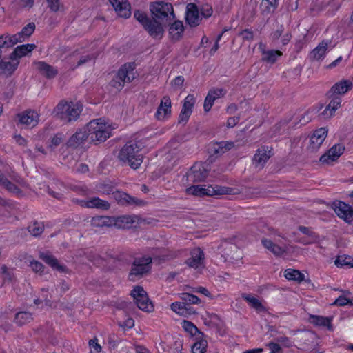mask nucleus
Wrapping results in <instances>:
<instances>
[{"instance_id": "nucleus-1", "label": "nucleus", "mask_w": 353, "mask_h": 353, "mask_svg": "<svg viewBox=\"0 0 353 353\" xmlns=\"http://www.w3.org/2000/svg\"><path fill=\"white\" fill-rule=\"evenodd\" d=\"M85 127L90 142L98 144L110 138L112 131L117 128V125L106 118L101 117L90 121Z\"/></svg>"}, {"instance_id": "nucleus-2", "label": "nucleus", "mask_w": 353, "mask_h": 353, "mask_svg": "<svg viewBox=\"0 0 353 353\" xmlns=\"http://www.w3.org/2000/svg\"><path fill=\"white\" fill-rule=\"evenodd\" d=\"M83 105L80 101H61L54 108V117L66 122L76 121L82 112Z\"/></svg>"}, {"instance_id": "nucleus-3", "label": "nucleus", "mask_w": 353, "mask_h": 353, "mask_svg": "<svg viewBox=\"0 0 353 353\" xmlns=\"http://www.w3.org/2000/svg\"><path fill=\"white\" fill-rule=\"evenodd\" d=\"M141 145L137 143L128 142L120 150L119 159L133 169L138 168L143 162V155L140 153Z\"/></svg>"}, {"instance_id": "nucleus-4", "label": "nucleus", "mask_w": 353, "mask_h": 353, "mask_svg": "<svg viewBox=\"0 0 353 353\" xmlns=\"http://www.w3.org/2000/svg\"><path fill=\"white\" fill-rule=\"evenodd\" d=\"M150 10L154 19L167 23L174 18L173 8L171 3L163 1L153 3Z\"/></svg>"}, {"instance_id": "nucleus-5", "label": "nucleus", "mask_w": 353, "mask_h": 353, "mask_svg": "<svg viewBox=\"0 0 353 353\" xmlns=\"http://www.w3.org/2000/svg\"><path fill=\"white\" fill-rule=\"evenodd\" d=\"M133 63L124 64L118 71L114 79L111 82L112 85L117 90H121L125 82H130L135 77Z\"/></svg>"}, {"instance_id": "nucleus-6", "label": "nucleus", "mask_w": 353, "mask_h": 353, "mask_svg": "<svg viewBox=\"0 0 353 353\" xmlns=\"http://www.w3.org/2000/svg\"><path fill=\"white\" fill-rule=\"evenodd\" d=\"M152 259L150 256L135 259L128 278L136 281L151 269Z\"/></svg>"}, {"instance_id": "nucleus-7", "label": "nucleus", "mask_w": 353, "mask_h": 353, "mask_svg": "<svg viewBox=\"0 0 353 353\" xmlns=\"http://www.w3.org/2000/svg\"><path fill=\"white\" fill-rule=\"evenodd\" d=\"M188 194L194 196H213L218 194H228L230 190L226 188L213 187L212 185H192L186 189Z\"/></svg>"}, {"instance_id": "nucleus-8", "label": "nucleus", "mask_w": 353, "mask_h": 353, "mask_svg": "<svg viewBox=\"0 0 353 353\" xmlns=\"http://www.w3.org/2000/svg\"><path fill=\"white\" fill-rule=\"evenodd\" d=\"M208 173V165L203 163H196L191 167L186 174L188 182H197L204 180Z\"/></svg>"}, {"instance_id": "nucleus-9", "label": "nucleus", "mask_w": 353, "mask_h": 353, "mask_svg": "<svg viewBox=\"0 0 353 353\" xmlns=\"http://www.w3.org/2000/svg\"><path fill=\"white\" fill-rule=\"evenodd\" d=\"M145 222L137 215H125L118 217H114L113 226L117 228H136Z\"/></svg>"}, {"instance_id": "nucleus-10", "label": "nucleus", "mask_w": 353, "mask_h": 353, "mask_svg": "<svg viewBox=\"0 0 353 353\" xmlns=\"http://www.w3.org/2000/svg\"><path fill=\"white\" fill-rule=\"evenodd\" d=\"M131 295L137 305L138 307L146 312H151L153 309V305L150 301L147 292L144 288H133L131 292Z\"/></svg>"}, {"instance_id": "nucleus-11", "label": "nucleus", "mask_w": 353, "mask_h": 353, "mask_svg": "<svg viewBox=\"0 0 353 353\" xmlns=\"http://www.w3.org/2000/svg\"><path fill=\"white\" fill-rule=\"evenodd\" d=\"M172 115V102L168 96H164L155 112V117L158 121H166Z\"/></svg>"}, {"instance_id": "nucleus-12", "label": "nucleus", "mask_w": 353, "mask_h": 353, "mask_svg": "<svg viewBox=\"0 0 353 353\" xmlns=\"http://www.w3.org/2000/svg\"><path fill=\"white\" fill-rule=\"evenodd\" d=\"M334 47L331 40H323L310 52V57L314 61H321L325 57L327 52L333 49Z\"/></svg>"}, {"instance_id": "nucleus-13", "label": "nucleus", "mask_w": 353, "mask_h": 353, "mask_svg": "<svg viewBox=\"0 0 353 353\" xmlns=\"http://www.w3.org/2000/svg\"><path fill=\"white\" fill-rule=\"evenodd\" d=\"M332 207L339 217L347 223L353 221V210L350 205L344 202L336 201L333 203Z\"/></svg>"}, {"instance_id": "nucleus-14", "label": "nucleus", "mask_w": 353, "mask_h": 353, "mask_svg": "<svg viewBox=\"0 0 353 353\" xmlns=\"http://www.w3.org/2000/svg\"><path fill=\"white\" fill-rule=\"evenodd\" d=\"M196 99L192 94H188L184 99L182 109L179 117V123H185L189 120L194 107Z\"/></svg>"}, {"instance_id": "nucleus-15", "label": "nucleus", "mask_w": 353, "mask_h": 353, "mask_svg": "<svg viewBox=\"0 0 353 353\" xmlns=\"http://www.w3.org/2000/svg\"><path fill=\"white\" fill-rule=\"evenodd\" d=\"M327 135V130L325 128L316 130L310 138L308 150L311 152L317 150L325 141Z\"/></svg>"}, {"instance_id": "nucleus-16", "label": "nucleus", "mask_w": 353, "mask_h": 353, "mask_svg": "<svg viewBox=\"0 0 353 353\" xmlns=\"http://www.w3.org/2000/svg\"><path fill=\"white\" fill-rule=\"evenodd\" d=\"M39 257L52 269L61 274H66L68 272V268L63 264L59 261L53 255L48 252H41Z\"/></svg>"}, {"instance_id": "nucleus-17", "label": "nucleus", "mask_w": 353, "mask_h": 353, "mask_svg": "<svg viewBox=\"0 0 353 353\" xmlns=\"http://www.w3.org/2000/svg\"><path fill=\"white\" fill-rule=\"evenodd\" d=\"M19 122L26 128H33L39 123V114L32 110L24 111L18 115Z\"/></svg>"}, {"instance_id": "nucleus-18", "label": "nucleus", "mask_w": 353, "mask_h": 353, "mask_svg": "<svg viewBox=\"0 0 353 353\" xmlns=\"http://www.w3.org/2000/svg\"><path fill=\"white\" fill-rule=\"evenodd\" d=\"M344 146L342 144L334 145L327 152L320 158V161L330 164L336 161L344 152Z\"/></svg>"}, {"instance_id": "nucleus-19", "label": "nucleus", "mask_w": 353, "mask_h": 353, "mask_svg": "<svg viewBox=\"0 0 353 353\" xmlns=\"http://www.w3.org/2000/svg\"><path fill=\"white\" fill-rule=\"evenodd\" d=\"M185 19L192 27L197 26L201 22L202 18L197 6L194 3H188L186 6Z\"/></svg>"}, {"instance_id": "nucleus-20", "label": "nucleus", "mask_w": 353, "mask_h": 353, "mask_svg": "<svg viewBox=\"0 0 353 353\" xmlns=\"http://www.w3.org/2000/svg\"><path fill=\"white\" fill-rule=\"evenodd\" d=\"M187 264L194 269H201L204 266V254L199 248L193 249L191 256L187 260Z\"/></svg>"}, {"instance_id": "nucleus-21", "label": "nucleus", "mask_w": 353, "mask_h": 353, "mask_svg": "<svg viewBox=\"0 0 353 353\" xmlns=\"http://www.w3.org/2000/svg\"><path fill=\"white\" fill-rule=\"evenodd\" d=\"M89 140L86 127L79 129L68 140V145L70 147H78Z\"/></svg>"}, {"instance_id": "nucleus-22", "label": "nucleus", "mask_w": 353, "mask_h": 353, "mask_svg": "<svg viewBox=\"0 0 353 353\" xmlns=\"http://www.w3.org/2000/svg\"><path fill=\"white\" fill-rule=\"evenodd\" d=\"M110 2L119 17L128 18L130 16V6L127 0H111Z\"/></svg>"}, {"instance_id": "nucleus-23", "label": "nucleus", "mask_w": 353, "mask_h": 353, "mask_svg": "<svg viewBox=\"0 0 353 353\" xmlns=\"http://www.w3.org/2000/svg\"><path fill=\"white\" fill-rule=\"evenodd\" d=\"M19 61L11 59L9 60H3L0 62V75L8 77L10 76L17 68Z\"/></svg>"}, {"instance_id": "nucleus-24", "label": "nucleus", "mask_w": 353, "mask_h": 353, "mask_svg": "<svg viewBox=\"0 0 353 353\" xmlns=\"http://www.w3.org/2000/svg\"><path fill=\"white\" fill-rule=\"evenodd\" d=\"M163 23H164L162 21H157L155 19L154 20H150L144 28L152 37L155 39H160L163 33Z\"/></svg>"}, {"instance_id": "nucleus-25", "label": "nucleus", "mask_w": 353, "mask_h": 353, "mask_svg": "<svg viewBox=\"0 0 353 353\" xmlns=\"http://www.w3.org/2000/svg\"><path fill=\"white\" fill-rule=\"evenodd\" d=\"M35 48L36 45L34 43L18 46L10 54V58L19 60L20 58L28 56Z\"/></svg>"}, {"instance_id": "nucleus-26", "label": "nucleus", "mask_w": 353, "mask_h": 353, "mask_svg": "<svg viewBox=\"0 0 353 353\" xmlns=\"http://www.w3.org/2000/svg\"><path fill=\"white\" fill-rule=\"evenodd\" d=\"M184 32L183 23L181 21H175L169 28V35L172 40L178 41L182 38Z\"/></svg>"}, {"instance_id": "nucleus-27", "label": "nucleus", "mask_w": 353, "mask_h": 353, "mask_svg": "<svg viewBox=\"0 0 353 353\" xmlns=\"http://www.w3.org/2000/svg\"><path fill=\"white\" fill-rule=\"evenodd\" d=\"M270 152L271 151L268 147H262L259 148L254 157V162L256 165L260 168H262L270 157Z\"/></svg>"}, {"instance_id": "nucleus-28", "label": "nucleus", "mask_w": 353, "mask_h": 353, "mask_svg": "<svg viewBox=\"0 0 353 353\" xmlns=\"http://www.w3.org/2000/svg\"><path fill=\"white\" fill-rule=\"evenodd\" d=\"M284 276L288 280H292L294 281H297L298 283H301L302 281H305L306 284L310 283V280L306 277L307 275L301 272L299 270L294 269H287L284 272Z\"/></svg>"}, {"instance_id": "nucleus-29", "label": "nucleus", "mask_w": 353, "mask_h": 353, "mask_svg": "<svg viewBox=\"0 0 353 353\" xmlns=\"http://www.w3.org/2000/svg\"><path fill=\"white\" fill-rule=\"evenodd\" d=\"M242 298L248 302L249 305L257 312L265 311V307L262 302L256 296L251 294H242Z\"/></svg>"}, {"instance_id": "nucleus-30", "label": "nucleus", "mask_w": 353, "mask_h": 353, "mask_svg": "<svg viewBox=\"0 0 353 353\" xmlns=\"http://www.w3.org/2000/svg\"><path fill=\"white\" fill-rule=\"evenodd\" d=\"M353 83L350 80H342L336 83L330 90L332 94L340 95L346 93L352 88Z\"/></svg>"}, {"instance_id": "nucleus-31", "label": "nucleus", "mask_w": 353, "mask_h": 353, "mask_svg": "<svg viewBox=\"0 0 353 353\" xmlns=\"http://www.w3.org/2000/svg\"><path fill=\"white\" fill-rule=\"evenodd\" d=\"M81 205L86 208H96L99 209L107 210L110 208L108 202L103 201L98 197H94L87 201H82Z\"/></svg>"}, {"instance_id": "nucleus-32", "label": "nucleus", "mask_w": 353, "mask_h": 353, "mask_svg": "<svg viewBox=\"0 0 353 353\" xmlns=\"http://www.w3.org/2000/svg\"><path fill=\"white\" fill-rule=\"evenodd\" d=\"M34 23H29L21 30V32L13 35V37L17 40L16 43H21L26 41L34 32Z\"/></svg>"}, {"instance_id": "nucleus-33", "label": "nucleus", "mask_w": 353, "mask_h": 353, "mask_svg": "<svg viewBox=\"0 0 353 353\" xmlns=\"http://www.w3.org/2000/svg\"><path fill=\"white\" fill-rule=\"evenodd\" d=\"M234 146L232 142H219L213 143L210 150V152H213L215 154H222L227 151L231 150Z\"/></svg>"}, {"instance_id": "nucleus-34", "label": "nucleus", "mask_w": 353, "mask_h": 353, "mask_svg": "<svg viewBox=\"0 0 353 353\" xmlns=\"http://www.w3.org/2000/svg\"><path fill=\"white\" fill-rule=\"evenodd\" d=\"M35 68L42 74L45 75L48 78L54 77L57 70L53 67L46 64L43 61H39L35 63Z\"/></svg>"}, {"instance_id": "nucleus-35", "label": "nucleus", "mask_w": 353, "mask_h": 353, "mask_svg": "<svg viewBox=\"0 0 353 353\" xmlns=\"http://www.w3.org/2000/svg\"><path fill=\"white\" fill-rule=\"evenodd\" d=\"M181 326L194 339L203 337V334L192 322L184 320L181 322Z\"/></svg>"}, {"instance_id": "nucleus-36", "label": "nucleus", "mask_w": 353, "mask_h": 353, "mask_svg": "<svg viewBox=\"0 0 353 353\" xmlns=\"http://www.w3.org/2000/svg\"><path fill=\"white\" fill-rule=\"evenodd\" d=\"M114 217L110 216H96L91 220V224L94 227H112L113 226Z\"/></svg>"}, {"instance_id": "nucleus-37", "label": "nucleus", "mask_w": 353, "mask_h": 353, "mask_svg": "<svg viewBox=\"0 0 353 353\" xmlns=\"http://www.w3.org/2000/svg\"><path fill=\"white\" fill-rule=\"evenodd\" d=\"M112 196L118 203L121 205L132 204L135 203V200L133 197L123 192L114 191L112 192Z\"/></svg>"}, {"instance_id": "nucleus-38", "label": "nucleus", "mask_w": 353, "mask_h": 353, "mask_svg": "<svg viewBox=\"0 0 353 353\" xmlns=\"http://www.w3.org/2000/svg\"><path fill=\"white\" fill-rule=\"evenodd\" d=\"M332 318L317 315H310L309 318V321L311 323L318 326L327 327L329 329H331L332 327Z\"/></svg>"}, {"instance_id": "nucleus-39", "label": "nucleus", "mask_w": 353, "mask_h": 353, "mask_svg": "<svg viewBox=\"0 0 353 353\" xmlns=\"http://www.w3.org/2000/svg\"><path fill=\"white\" fill-rule=\"evenodd\" d=\"M234 248L236 249V248L230 241L224 240L222 241L219 245L217 248V253L225 258L224 261H226L227 259L225 256H229L230 253Z\"/></svg>"}, {"instance_id": "nucleus-40", "label": "nucleus", "mask_w": 353, "mask_h": 353, "mask_svg": "<svg viewBox=\"0 0 353 353\" xmlns=\"http://www.w3.org/2000/svg\"><path fill=\"white\" fill-rule=\"evenodd\" d=\"M334 264L338 268H353V257L349 255H340L334 261Z\"/></svg>"}, {"instance_id": "nucleus-41", "label": "nucleus", "mask_w": 353, "mask_h": 353, "mask_svg": "<svg viewBox=\"0 0 353 353\" xmlns=\"http://www.w3.org/2000/svg\"><path fill=\"white\" fill-rule=\"evenodd\" d=\"M262 243H263V246L267 250H268L269 251H270L271 252H272L275 255L280 256V255L283 254V253L285 251V248H284L274 244L270 240L263 239L262 241Z\"/></svg>"}, {"instance_id": "nucleus-42", "label": "nucleus", "mask_w": 353, "mask_h": 353, "mask_svg": "<svg viewBox=\"0 0 353 353\" xmlns=\"http://www.w3.org/2000/svg\"><path fill=\"white\" fill-rule=\"evenodd\" d=\"M32 319V314L30 312L26 311L17 312L14 318L15 323L19 325L28 323Z\"/></svg>"}, {"instance_id": "nucleus-43", "label": "nucleus", "mask_w": 353, "mask_h": 353, "mask_svg": "<svg viewBox=\"0 0 353 353\" xmlns=\"http://www.w3.org/2000/svg\"><path fill=\"white\" fill-rule=\"evenodd\" d=\"M282 55V52L279 50H267L263 51V60L268 63H274L279 57Z\"/></svg>"}, {"instance_id": "nucleus-44", "label": "nucleus", "mask_w": 353, "mask_h": 353, "mask_svg": "<svg viewBox=\"0 0 353 353\" xmlns=\"http://www.w3.org/2000/svg\"><path fill=\"white\" fill-rule=\"evenodd\" d=\"M196 341L192 346V353H204L208 346L207 341L203 337L194 339Z\"/></svg>"}, {"instance_id": "nucleus-45", "label": "nucleus", "mask_w": 353, "mask_h": 353, "mask_svg": "<svg viewBox=\"0 0 353 353\" xmlns=\"http://www.w3.org/2000/svg\"><path fill=\"white\" fill-rule=\"evenodd\" d=\"M96 190L100 194H112V192H114V185L109 181L103 182L97 186Z\"/></svg>"}, {"instance_id": "nucleus-46", "label": "nucleus", "mask_w": 353, "mask_h": 353, "mask_svg": "<svg viewBox=\"0 0 353 353\" xmlns=\"http://www.w3.org/2000/svg\"><path fill=\"white\" fill-rule=\"evenodd\" d=\"M180 297L186 303L198 304L200 303V299L190 293H182L180 294Z\"/></svg>"}, {"instance_id": "nucleus-47", "label": "nucleus", "mask_w": 353, "mask_h": 353, "mask_svg": "<svg viewBox=\"0 0 353 353\" xmlns=\"http://www.w3.org/2000/svg\"><path fill=\"white\" fill-rule=\"evenodd\" d=\"M171 309L175 313L180 315H185L187 312L185 303L175 302L171 305Z\"/></svg>"}, {"instance_id": "nucleus-48", "label": "nucleus", "mask_w": 353, "mask_h": 353, "mask_svg": "<svg viewBox=\"0 0 353 353\" xmlns=\"http://www.w3.org/2000/svg\"><path fill=\"white\" fill-rule=\"evenodd\" d=\"M30 266L32 271L40 274H44L47 272L43 265L37 261H32L30 263Z\"/></svg>"}, {"instance_id": "nucleus-49", "label": "nucleus", "mask_w": 353, "mask_h": 353, "mask_svg": "<svg viewBox=\"0 0 353 353\" xmlns=\"http://www.w3.org/2000/svg\"><path fill=\"white\" fill-rule=\"evenodd\" d=\"M30 233L34 236L40 235L43 231V225L42 223H34L28 227Z\"/></svg>"}, {"instance_id": "nucleus-50", "label": "nucleus", "mask_w": 353, "mask_h": 353, "mask_svg": "<svg viewBox=\"0 0 353 353\" xmlns=\"http://www.w3.org/2000/svg\"><path fill=\"white\" fill-rule=\"evenodd\" d=\"M215 101L216 99L214 97H212V94L208 93L203 104L204 111L206 112H209L213 106Z\"/></svg>"}, {"instance_id": "nucleus-51", "label": "nucleus", "mask_w": 353, "mask_h": 353, "mask_svg": "<svg viewBox=\"0 0 353 353\" xmlns=\"http://www.w3.org/2000/svg\"><path fill=\"white\" fill-rule=\"evenodd\" d=\"M136 19L139 21L144 27L147 25L150 19H149L146 14L141 11H136L134 14Z\"/></svg>"}, {"instance_id": "nucleus-52", "label": "nucleus", "mask_w": 353, "mask_h": 353, "mask_svg": "<svg viewBox=\"0 0 353 353\" xmlns=\"http://www.w3.org/2000/svg\"><path fill=\"white\" fill-rule=\"evenodd\" d=\"M97 339H93L89 341V347L90 353H100L101 351V346L98 343Z\"/></svg>"}, {"instance_id": "nucleus-53", "label": "nucleus", "mask_w": 353, "mask_h": 353, "mask_svg": "<svg viewBox=\"0 0 353 353\" xmlns=\"http://www.w3.org/2000/svg\"><path fill=\"white\" fill-rule=\"evenodd\" d=\"M34 3V0H14V3L20 8H30Z\"/></svg>"}, {"instance_id": "nucleus-54", "label": "nucleus", "mask_w": 353, "mask_h": 353, "mask_svg": "<svg viewBox=\"0 0 353 353\" xmlns=\"http://www.w3.org/2000/svg\"><path fill=\"white\" fill-rule=\"evenodd\" d=\"M262 6H265L268 12H272L278 5V0H263Z\"/></svg>"}, {"instance_id": "nucleus-55", "label": "nucleus", "mask_w": 353, "mask_h": 353, "mask_svg": "<svg viewBox=\"0 0 353 353\" xmlns=\"http://www.w3.org/2000/svg\"><path fill=\"white\" fill-rule=\"evenodd\" d=\"M275 340L277 343H281L285 347H290L293 345V342L290 338L285 336H279L276 338Z\"/></svg>"}, {"instance_id": "nucleus-56", "label": "nucleus", "mask_w": 353, "mask_h": 353, "mask_svg": "<svg viewBox=\"0 0 353 353\" xmlns=\"http://www.w3.org/2000/svg\"><path fill=\"white\" fill-rule=\"evenodd\" d=\"M212 8L210 5L205 4L201 8V18H208L212 14Z\"/></svg>"}, {"instance_id": "nucleus-57", "label": "nucleus", "mask_w": 353, "mask_h": 353, "mask_svg": "<svg viewBox=\"0 0 353 353\" xmlns=\"http://www.w3.org/2000/svg\"><path fill=\"white\" fill-rule=\"evenodd\" d=\"M341 103V99L340 97H333L329 104L327 105L332 108V111L339 109Z\"/></svg>"}, {"instance_id": "nucleus-58", "label": "nucleus", "mask_w": 353, "mask_h": 353, "mask_svg": "<svg viewBox=\"0 0 353 353\" xmlns=\"http://www.w3.org/2000/svg\"><path fill=\"white\" fill-rule=\"evenodd\" d=\"M208 93L212 94V97H214L216 100L223 97L226 94V90L223 88H213Z\"/></svg>"}, {"instance_id": "nucleus-59", "label": "nucleus", "mask_w": 353, "mask_h": 353, "mask_svg": "<svg viewBox=\"0 0 353 353\" xmlns=\"http://www.w3.org/2000/svg\"><path fill=\"white\" fill-rule=\"evenodd\" d=\"M184 83V78L182 76H178L171 83L172 87L174 90H179L182 88Z\"/></svg>"}, {"instance_id": "nucleus-60", "label": "nucleus", "mask_w": 353, "mask_h": 353, "mask_svg": "<svg viewBox=\"0 0 353 353\" xmlns=\"http://www.w3.org/2000/svg\"><path fill=\"white\" fill-rule=\"evenodd\" d=\"M1 270L2 273V278L5 281L12 280L14 277L12 271L8 270L6 266H2L1 268Z\"/></svg>"}, {"instance_id": "nucleus-61", "label": "nucleus", "mask_w": 353, "mask_h": 353, "mask_svg": "<svg viewBox=\"0 0 353 353\" xmlns=\"http://www.w3.org/2000/svg\"><path fill=\"white\" fill-rule=\"evenodd\" d=\"M351 301L346 298L345 296H341L338 299L335 300V301L332 305H337L339 306H344L347 304H350Z\"/></svg>"}, {"instance_id": "nucleus-62", "label": "nucleus", "mask_w": 353, "mask_h": 353, "mask_svg": "<svg viewBox=\"0 0 353 353\" xmlns=\"http://www.w3.org/2000/svg\"><path fill=\"white\" fill-rule=\"evenodd\" d=\"M119 325L125 330L130 329L134 325V321L132 318H128L123 323H120Z\"/></svg>"}, {"instance_id": "nucleus-63", "label": "nucleus", "mask_w": 353, "mask_h": 353, "mask_svg": "<svg viewBox=\"0 0 353 353\" xmlns=\"http://www.w3.org/2000/svg\"><path fill=\"white\" fill-rule=\"evenodd\" d=\"M63 141V136L61 134H56L51 140L50 147H55L59 145Z\"/></svg>"}, {"instance_id": "nucleus-64", "label": "nucleus", "mask_w": 353, "mask_h": 353, "mask_svg": "<svg viewBox=\"0 0 353 353\" xmlns=\"http://www.w3.org/2000/svg\"><path fill=\"white\" fill-rule=\"evenodd\" d=\"M272 352L278 353L281 350V347L279 343L270 342L267 344Z\"/></svg>"}]
</instances>
